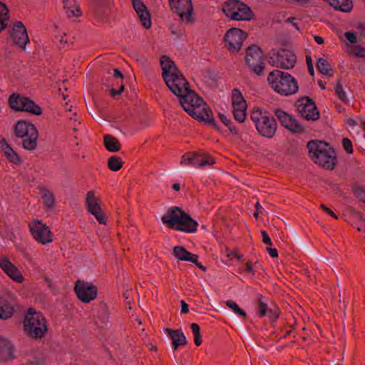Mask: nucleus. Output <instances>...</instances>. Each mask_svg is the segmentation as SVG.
Returning a JSON list of instances; mask_svg holds the SVG:
<instances>
[{"mask_svg": "<svg viewBox=\"0 0 365 365\" xmlns=\"http://www.w3.org/2000/svg\"><path fill=\"white\" fill-rule=\"evenodd\" d=\"M23 324L26 334L33 339L43 338L48 331L45 317L41 313L36 312L33 308L28 309Z\"/></svg>", "mask_w": 365, "mask_h": 365, "instance_id": "6", "label": "nucleus"}, {"mask_svg": "<svg viewBox=\"0 0 365 365\" xmlns=\"http://www.w3.org/2000/svg\"><path fill=\"white\" fill-rule=\"evenodd\" d=\"M0 267L14 281L19 283L23 282V275L18 269V268L14 264H12L6 257H0Z\"/></svg>", "mask_w": 365, "mask_h": 365, "instance_id": "21", "label": "nucleus"}, {"mask_svg": "<svg viewBox=\"0 0 365 365\" xmlns=\"http://www.w3.org/2000/svg\"><path fill=\"white\" fill-rule=\"evenodd\" d=\"M247 34L237 28L230 29L225 35V46L232 53H237L242 48Z\"/></svg>", "mask_w": 365, "mask_h": 365, "instance_id": "15", "label": "nucleus"}, {"mask_svg": "<svg viewBox=\"0 0 365 365\" xmlns=\"http://www.w3.org/2000/svg\"><path fill=\"white\" fill-rule=\"evenodd\" d=\"M310 158L319 166L329 170L336 167V156L335 151L329 145L321 140H311L307 143Z\"/></svg>", "mask_w": 365, "mask_h": 365, "instance_id": "3", "label": "nucleus"}, {"mask_svg": "<svg viewBox=\"0 0 365 365\" xmlns=\"http://www.w3.org/2000/svg\"><path fill=\"white\" fill-rule=\"evenodd\" d=\"M86 205L87 210H90L91 209L100 206V200L95 195V192L93 190L89 191L86 194Z\"/></svg>", "mask_w": 365, "mask_h": 365, "instance_id": "33", "label": "nucleus"}, {"mask_svg": "<svg viewBox=\"0 0 365 365\" xmlns=\"http://www.w3.org/2000/svg\"><path fill=\"white\" fill-rule=\"evenodd\" d=\"M178 97L181 106L190 116L212 123L217 128L212 110L195 91L188 88Z\"/></svg>", "mask_w": 365, "mask_h": 365, "instance_id": "1", "label": "nucleus"}, {"mask_svg": "<svg viewBox=\"0 0 365 365\" xmlns=\"http://www.w3.org/2000/svg\"><path fill=\"white\" fill-rule=\"evenodd\" d=\"M344 36L350 43H354L357 41L356 35L354 32H346Z\"/></svg>", "mask_w": 365, "mask_h": 365, "instance_id": "46", "label": "nucleus"}, {"mask_svg": "<svg viewBox=\"0 0 365 365\" xmlns=\"http://www.w3.org/2000/svg\"><path fill=\"white\" fill-rule=\"evenodd\" d=\"M173 255L179 260L190 262L192 263H196L197 259H198V255L188 252L182 246L174 247Z\"/></svg>", "mask_w": 365, "mask_h": 365, "instance_id": "28", "label": "nucleus"}, {"mask_svg": "<svg viewBox=\"0 0 365 365\" xmlns=\"http://www.w3.org/2000/svg\"><path fill=\"white\" fill-rule=\"evenodd\" d=\"M14 132L16 137L22 139L24 149L34 150L36 148L38 133L34 125L25 120H19L14 126Z\"/></svg>", "mask_w": 365, "mask_h": 365, "instance_id": "8", "label": "nucleus"}, {"mask_svg": "<svg viewBox=\"0 0 365 365\" xmlns=\"http://www.w3.org/2000/svg\"><path fill=\"white\" fill-rule=\"evenodd\" d=\"M320 207L329 215L334 217L335 219H337V216L335 215V213L331 210H330L328 207H327L324 204H321Z\"/></svg>", "mask_w": 365, "mask_h": 365, "instance_id": "48", "label": "nucleus"}, {"mask_svg": "<svg viewBox=\"0 0 365 365\" xmlns=\"http://www.w3.org/2000/svg\"><path fill=\"white\" fill-rule=\"evenodd\" d=\"M296 61L295 54L292 51L287 49H282L277 51L268 59L270 65L283 69L292 68L295 66Z\"/></svg>", "mask_w": 365, "mask_h": 365, "instance_id": "12", "label": "nucleus"}, {"mask_svg": "<svg viewBox=\"0 0 365 365\" xmlns=\"http://www.w3.org/2000/svg\"><path fill=\"white\" fill-rule=\"evenodd\" d=\"M193 335L200 334V326L196 323H192L190 326Z\"/></svg>", "mask_w": 365, "mask_h": 365, "instance_id": "49", "label": "nucleus"}, {"mask_svg": "<svg viewBox=\"0 0 365 365\" xmlns=\"http://www.w3.org/2000/svg\"><path fill=\"white\" fill-rule=\"evenodd\" d=\"M215 161L213 158H207L205 154L197 152L186 153L181 157L182 165L202 168L205 165H213Z\"/></svg>", "mask_w": 365, "mask_h": 365, "instance_id": "17", "label": "nucleus"}, {"mask_svg": "<svg viewBox=\"0 0 365 365\" xmlns=\"http://www.w3.org/2000/svg\"><path fill=\"white\" fill-rule=\"evenodd\" d=\"M317 68L323 75L332 76V69L330 63L324 58H318L316 63Z\"/></svg>", "mask_w": 365, "mask_h": 365, "instance_id": "31", "label": "nucleus"}, {"mask_svg": "<svg viewBox=\"0 0 365 365\" xmlns=\"http://www.w3.org/2000/svg\"><path fill=\"white\" fill-rule=\"evenodd\" d=\"M219 118H220V120L227 127H228V128H229V130H230L231 133H232L234 134H237V130L236 129L235 127H232L231 126V124H232L231 120L225 114L219 113Z\"/></svg>", "mask_w": 365, "mask_h": 365, "instance_id": "43", "label": "nucleus"}, {"mask_svg": "<svg viewBox=\"0 0 365 365\" xmlns=\"http://www.w3.org/2000/svg\"><path fill=\"white\" fill-rule=\"evenodd\" d=\"M350 54L358 57V58H365V48L361 46L360 45H355L350 48L349 49Z\"/></svg>", "mask_w": 365, "mask_h": 365, "instance_id": "40", "label": "nucleus"}, {"mask_svg": "<svg viewBox=\"0 0 365 365\" xmlns=\"http://www.w3.org/2000/svg\"><path fill=\"white\" fill-rule=\"evenodd\" d=\"M335 91L339 99H341L344 103L348 102V98L346 96L345 91L342 88L340 79L336 83Z\"/></svg>", "mask_w": 365, "mask_h": 365, "instance_id": "42", "label": "nucleus"}, {"mask_svg": "<svg viewBox=\"0 0 365 365\" xmlns=\"http://www.w3.org/2000/svg\"><path fill=\"white\" fill-rule=\"evenodd\" d=\"M43 203L47 210H52L55 202L53 194L48 189H42Z\"/></svg>", "mask_w": 365, "mask_h": 365, "instance_id": "32", "label": "nucleus"}, {"mask_svg": "<svg viewBox=\"0 0 365 365\" xmlns=\"http://www.w3.org/2000/svg\"><path fill=\"white\" fill-rule=\"evenodd\" d=\"M232 106L246 103L242 93L237 88L232 91Z\"/></svg>", "mask_w": 365, "mask_h": 365, "instance_id": "38", "label": "nucleus"}, {"mask_svg": "<svg viewBox=\"0 0 365 365\" xmlns=\"http://www.w3.org/2000/svg\"><path fill=\"white\" fill-rule=\"evenodd\" d=\"M113 77L115 78H120L121 80L123 78V75L121 71L118 68H115L113 70Z\"/></svg>", "mask_w": 365, "mask_h": 365, "instance_id": "56", "label": "nucleus"}, {"mask_svg": "<svg viewBox=\"0 0 365 365\" xmlns=\"http://www.w3.org/2000/svg\"><path fill=\"white\" fill-rule=\"evenodd\" d=\"M14 358V347L12 344L8 339L0 337V360L8 361Z\"/></svg>", "mask_w": 365, "mask_h": 365, "instance_id": "27", "label": "nucleus"}, {"mask_svg": "<svg viewBox=\"0 0 365 365\" xmlns=\"http://www.w3.org/2000/svg\"><path fill=\"white\" fill-rule=\"evenodd\" d=\"M295 106L300 115L307 120H317L319 112L314 101L309 97H302L296 101Z\"/></svg>", "mask_w": 365, "mask_h": 365, "instance_id": "13", "label": "nucleus"}, {"mask_svg": "<svg viewBox=\"0 0 365 365\" xmlns=\"http://www.w3.org/2000/svg\"><path fill=\"white\" fill-rule=\"evenodd\" d=\"M180 306L182 314H186L189 312L188 304L184 300H182L180 302Z\"/></svg>", "mask_w": 365, "mask_h": 365, "instance_id": "53", "label": "nucleus"}, {"mask_svg": "<svg viewBox=\"0 0 365 365\" xmlns=\"http://www.w3.org/2000/svg\"><path fill=\"white\" fill-rule=\"evenodd\" d=\"M123 161L121 158L116 155H113L108 158V167L112 171H118L123 166Z\"/></svg>", "mask_w": 365, "mask_h": 365, "instance_id": "35", "label": "nucleus"}, {"mask_svg": "<svg viewBox=\"0 0 365 365\" xmlns=\"http://www.w3.org/2000/svg\"><path fill=\"white\" fill-rule=\"evenodd\" d=\"M124 90V86L123 84H121L119 90H116L115 88H111L110 92V95L112 96H115L117 95H120Z\"/></svg>", "mask_w": 365, "mask_h": 365, "instance_id": "51", "label": "nucleus"}, {"mask_svg": "<svg viewBox=\"0 0 365 365\" xmlns=\"http://www.w3.org/2000/svg\"><path fill=\"white\" fill-rule=\"evenodd\" d=\"M267 314H268L269 317L272 321L277 320L278 317H279V311L277 309H275V310H272V309L268 310Z\"/></svg>", "mask_w": 365, "mask_h": 365, "instance_id": "47", "label": "nucleus"}, {"mask_svg": "<svg viewBox=\"0 0 365 365\" xmlns=\"http://www.w3.org/2000/svg\"><path fill=\"white\" fill-rule=\"evenodd\" d=\"M194 342L196 346H200L202 344L200 334L194 335Z\"/></svg>", "mask_w": 365, "mask_h": 365, "instance_id": "57", "label": "nucleus"}, {"mask_svg": "<svg viewBox=\"0 0 365 365\" xmlns=\"http://www.w3.org/2000/svg\"><path fill=\"white\" fill-rule=\"evenodd\" d=\"M354 196L362 203L365 204V187L356 185L353 187Z\"/></svg>", "mask_w": 365, "mask_h": 365, "instance_id": "41", "label": "nucleus"}, {"mask_svg": "<svg viewBox=\"0 0 365 365\" xmlns=\"http://www.w3.org/2000/svg\"><path fill=\"white\" fill-rule=\"evenodd\" d=\"M266 299L263 296L260 295L258 299V312L257 314L260 317H264L268 312V307L266 303Z\"/></svg>", "mask_w": 365, "mask_h": 365, "instance_id": "37", "label": "nucleus"}, {"mask_svg": "<svg viewBox=\"0 0 365 365\" xmlns=\"http://www.w3.org/2000/svg\"><path fill=\"white\" fill-rule=\"evenodd\" d=\"M267 251L272 257L276 258L278 257V252H277V249L272 248V247H267Z\"/></svg>", "mask_w": 365, "mask_h": 365, "instance_id": "52", "label": "nucleus"}, {"mask_svg": "<svg viewBox=\"0 0 365 365\" xmlns=\"http://www.w3.org/2000/svg\"><path fill=\"white\" fill-rule=\"evenodd\" d=\"M173 188L176 191H179L180 190V185L179 183H175L173 185Z\"/></svg>", "mask_w": 365, "mask_h": 365, "instance_id": "64", "label": "nucleus"}, {"mask_svg": "<svg viewBox=\"0 0 365 365\" xmlns=\"http://www.w3.org/2000/svg\"><path fill=\"white\" fill-rule=\"evenodd\" d=\"M132 5L137 13L142 25L145 29L151 26L150 14L146 6L141 0H132Z\"/></svg>", "mask_w": 365, "mask_h": 365, "instance_id": "22", "label": "nucleus"}, {"mask_svg": "<svg viewBox=\"0 0 365 365\" xmlns=\"http://www.w3.org/2000/svg\"><path fill=\"white\" fill-rule=\"evenodd\" d=\"M74 290L78 299L84 303H88L97 297L98 289L91 282L78 280Z\"/></svg>", "mask_w": 365, "mask_h": 365, "instance_id": "16", "label": "nucleus"}, {"mask_svg": "<svg viewBox=\"0 0 365 365\" xmlns=\"http://www.w3.org/2000/svg\"><path fill=\"white\" fill-rule=\"evenodd\" d=\"M29 230L33 237L42 245H47L52 242L51 230L42 221L34 220L29 225Z\"/></svg>", "mask_w": 365, "mask_h": 365, "instance_id": "14", "label": "nucleus"}, {"mask_svg": "<svg viewBox=\"0 0 365 365\" xmlns=\"http://www.w3.org/2000/svg\"><path fill=\"white\" fill-rule=\"evenodd\" d=\"M11 299L12 295L10 294L0 296V319L5 320L14 314V308Z\"/></svg>", "mask_w": 365, "mask_h": 365, "instance_id": "23", "label": "nucleus"}, {"mask_svg": "<svg viewBox=\"0 0 365 365\" xmlns=\"http://www.w3.org/2000/svg\"><path fill=\"white\" fill-rule=\"evenodd\" d=\"M88 212L95 216L100 224H106V217L101 205L97 207L91 209L90 210H88Z\"/></svg>", "mask_w": 365, "mask_h": 365, "instance_id": "36", "label": "nucleus"}, {"mask_svg": "<svg viewBox=\"0 0 365 365\" xmlns=\"http://www.w3.org/2000/svg\"><path fill=\"white\" fill-rule=\"evenodd\" d=\"M11 37L14 43L22 48H24L27 43L29 42L26 27L21 21H17L14 24L11 33Z\"/></svg>", "mask_w": 365, "mask_h": 365, "instance_id": "20", "label": "nucleus"}, {"mask_svg": "<svg viewBox=\"0 0 365 365\" xmlns=\"http://www.w3.org/2000/svg\"><path fill=\"white\" fill-rule=\"evenodd\" d=\"M314 39L318 44H323L324 42V38L319 36H314Z\"/></svg>", "mask_w": 365, "mask_h": 365, "instance_id": "59", "label": "nucleus"}, {"mask_svg": "<svg viewBox=\"0 0 365 365\" xmlns=\"http://www.w3.org/2000/svg\"><path fill=\"white\" fill-rule=\"evenodd\" d=\"M308 71L310 73L311 76L314 75V66L307 67Z\"/></svg>", "mask_w": 365, "mask_h": 365, "instance_id": "63", "label": "nucleus"}, {"mask_svg": "<svg viewBox=\"0 0 365 365\" xmlns=\"http://www.w3.org/2000/svg\"><path fill=\"white\" fill-rule=\"evenodd\" d=\"M232 107L235 119L239 123H243L247 117V103L233 105Z\"/></svg>", "mask_w": 365, "mask_h": 365, "instance_id": "30", "label": "nucleus"}, {"mask_svg": "<svg viewBox=\"0 0 365 365\" xmlns=\"http://www.w3.org/2000/svg\"><path fill=\"white\" fill-rule=\"evenodd\" d=\"M63 2L65 13L69 19L76 20L81 16L82 13L77 0H63Z\"/></svg>", "mask_w": 365, "mask_h": 365, "instance_id": "24", "label": "nucleus"}, {"mask_svg": "<svg viewBox=\"0 0 365 365\" xmlns=\"http://www.w3.org/2000/svg\"><path fill=\"white\" fill-rule=\"evenodd\" d=\"M261 234H262V242L265 245L272 246V240H271L270 237L268 236V234L267 233V232L264 230H262Z\"/></svg>", "mask_w": 365, "mask_h": 365, "instance_id": "45", "label": "nucleus"}, {"mask_svg": "<svg viewBox=\"0 0 365 365\" xmlns=\"http://www.w3.org/2000/svg\"><path fill=\"white\" fill-rule=\"evenodd\" d=\"M267 81L271 87L282 96H290L298 91L296 79L284 71L274 70L268 76Z\"/></svg>", "mask_w": 365, "mask_h": 365, "instance_id": "5", "label": "nucleus"}, {"mask_svg": "<svg viewBox=\"0 0 365 365\" xmlns=\"http://www.w3.org/2000/svg\"><path fill=\"white\" fill-rule=\"evenodd\" d=\"M225 303H226V305L229 308L232 309V311L235 314H239L240 316L242 317L244 319H245L247 317V314L245 313V312L243 311L242 309H240L239 307V306L235 302H233L232 300H228Z\"/></svg>", "mask_w": 365, "mask_h": 365, "instance_id": "39", "label": "nucleus"}, {"mask_svg": "<svg viewBox=\"0 0 365 365\" xmlns=\"http://www.w3.org/2000/svg\"><path fill=\"white\" fill-rule=\"evenodd\" d=\"M245 272H252V273H255V270L253 269L252 268V262H248L246 263L245 264Z\"/></svg>", "mask_w": 365, "mask_h": 365, "instance_id": "55", "label": "nucleus"}, {"mask_svg": "<svg viewBox=\"0 0 365 365\" xmlns=\"http://www.w3.org/2000/svg\"><path fill=\"white\" fill-rule=\"evenodd\" d=\"M194 264H196V266L202 271L205 272L207 270L206 267L203 266L200 262H198V259H197V262Z\"/></svg>", "mask_w": 365, "mask_h": 365, "instance_id": "62", "label": "nucleus"}, {"mask_svg": "<svg viewBox=\"0 0 365 365\" xmlns=\"http://www.w3.org/2000/svg\"><path fill=\"white\" fill-rule=\"evenodd\" d=\"M165 331L171 339L174 350H176L180 345H186L187 344V339L182 329H179L173 330L170 328H165Z\"/></svg>", "mask_w": 365, "mask_h": 365, "instance_id": "25", "label": "nucleus"}, {"mask_svg": "<svg viewBox=\"0 0 365 365\" xmlns=\"http://www.w3.org/2000/svg\"><path fill=\"white\" fill-rule=\"evenodd\" d=\"M250 118L255 123L259 134L263 137L272 138L277 130V125L275 119L259 108H254Z\"/></svg>", "mask_w": 365, "mask_h": 365, "instance_id": "7", "label": "nucleus"}, {"mask_svg": "<svg viewBox=\"0 0 365 365\" xmlns=\"http://www.w3.org/2000/svg\"><path fill=\"white\" fill-rule=\"evenodd\" d=\"M170 6L176 12L182 21L192 22L193 7L191 0H168Z\"/></svg>", "mask_w": 365, "mask_h": 365, "instance_id": "18", "label": "nucleus"}, {"mask_svg": "<svg viewBox=\"0 0 365 365\" xmlns=\"http://www.w3.org/2000/svg\"><path fill=\"white\" fill-rule=\"evenodd\" d=\"M9 104L13 110L16 111L29 112L36 115H40L42 113L41 107L34 101L18 94L13 93L10 96Z\"/></svg>", "mask_w": 365, "mask_h": 365, "instance_id": "10", "label": "nucleus"}, {"mask_svg": "<svg viewBox=\"0 0 365 365\" xmlns=\"http://www.w3.org/2000/svg\"><path fill=\"white\" fill-rule=\"evenodd\" d=\"M294 18H288L287 20V22L291 23L293 25V26H294L296 28V29H297L299 31V27L298 24L296 22H294Z\"/></svg>", "mask_w": 365, "mask_h": 365, "instance_id": "60", "label": "nucleus"}, {"mask_svg": "<svg viewBox=\"0 0 365 365\" xmlns=\"http://www.w3.org/2000/svg\"><path fill=\"white\" fill-rule=\"evenodd\" d=\"M162 68V77L170 91L176 96L189 88V84L174 61L168 56H163L160 60Z\"/></svg>", "mask_w": 365, "mask_h": 365, "instance_id": "2", "label": "nucleus"}, {"mask_svg": "<svg viewBox=\"0 0 365 365\" xmlns=\"http://www.w3.org/2000/svg\"><path fill=\"white\" fill-rule=\"evenodd\" d=\"M104 145L108 151L113 153L118 152L121 148L119 140L110 135L104 136Z\"/></svg>", "mask_w": 365, "mask_h": 365, "instance_id": "29", "label": "nucleus"}, {"mask_svg": "<svg viewBox=\"0 0 365 365\" xmlns=\"http://www.w3.org/2000/svg\"><path fill=\"white\" fill-rule=\"evenodd\" d=\"M245 61L248 66L257 75L261 76L263 74L264 63L262 52L259 47L256 45L249 46L246 51Z\"/></svg>", "mask_w": 365, "mask_h": 365, "instance_id": "11", "label": "nucleus"}, {"mask_svg": "<svg viewBox=\"0 0 365 365\" xmlns=\"http://www.w3.org/2000/svg\"><path fill=\"white\" fill-rule=\"evenodd\" d=\"M227 257H235L237 259L241 260L242 255H240L237 250H233L227 253Z\"/></svg>", "mask_w": 365, "mask_h": 365, "instance_id": "50", "label": "nucleus"}, {"mask_svg": "<svg viewBox=\"0 0 365 365\" xmlns=\"http://www.w3.org/2000/svg\"><path fill=\"white\" fill-rule=\"evenodd\" d=\"M274 113L282 125L293 133H302L304 131L303 126L293 117L280 109H275Z\"/></svg>", "mask_w": 365, "mask_h": 365, "instance_id": "19", "label": "nucleus"}, {"mask_svg": "<svg viewBox=\"0 0 365 365\" xmlns=\"http://www.w3.org/2000/svg\"><path fill=\"white\" fill-rule=\"evenodd\" d=\"M9 21V10L5 4L0 1V32L4 29Z\"/></svg>", "mask_w": 365, "mask_h": 365, "instance_id": "34", "label": "nucleus"}, {"mask_svg": "<svg viewBox=\"0 0 365 365\" xmlns=\"http://www.w3.org/2000/svg\"><path fill=\"white\" fill-rule=\"evenodd\" d=\"M342 145H343V148H344V150L348 154H352L353 153L352 143H351V141L349 138H344L342 139Z\"/></svg>", "mask_w": 365, "mask_h": 365, "instance_id": "44", "label": "nucleus"}, {"mask_svg": "<svg viewBox=\"0 0 365 365\" xmlns=\"http://www.w3.org/2000/svg\"><path fill=\"white\" fill-rule=\"evenodd\" d=\"M41 364H42L41 361L34 360V361L26 362V363L23 364L22 365H41Z\"/></svg>", "mask_w": 365, "mask_h": 365, "instance_id": "58", "label": "nucleus"}, {"mask_svg": "<svg viewBox=\"0 0 365 365\" xmlns=\"http://www.w3.org/2000/svg\"><path fill=\"white\" fill-rule=\"evenodd\" d=\"M0 147L4 155L7 159L14 164H21L22 160L21 157L13 150V148L8 144L6 139L2 138L0 140Z\"/></svg>", "mask_w": 365, "mask_h": 365, "instance_id": "26", "label": "nucleus"}, {"mask_svg": "<svg viewBox=\"0 0 365 365\" xmlns=\"http://www.w3.org/2000/svg\"><path fill=\"white\" fill-rule=\"evenodd\" d=\"M162 221L170 228L187 233L195 232L197 222L178 207L169 209L162 217Z\"/></svg>", "mask_w": 365, "mask_h": 365, "instance_id": "4", "label": "nucleus"}, {"mask_svg": "<svg viewBox=\"0 0 365 365\" xmlns=\"http://www.w3.org/2000/svg\"><path fill=\"white\" fill-rule=\"evenodd\" d=\"M306 63H307V67L313 66L311 56H309V55L306 56Z\"/></svg>", "mask_w": 365, "mask_h": 365, "instance_id": "61", "label": "nucleus"}, {"mask_svg": "<svg viewBox=\"0 0 365 365\" xmlns=\"http://www.w3.org/2000/svg\"><path fill=\"white\" fill-rule=\"evenodd\" d=\"M255 209H256V212H254V216L256 219L258 218V216H259V212L262 210V205L259 204V202H257L256 204H255Z\"/></svg>", "mask_w": 365, "mask_h": 365, "instance_id": "54", "label": "nucleus"}, {"mask_svg": "<svg viewBox=\"0 0 365 365\" xmlns=\"http://www.w3.org/2000/svg\"><path fill=\"white\" fill-rule=\"evenodd\" d=\"M222 11L227 17L235 21H247L252 16L250 7L238 0H228L225 2Z\"/></svg>", "mask_w": 365, "mask_h": 365, "instance_id": "9", "label": "nucleus"}]
</instances>
